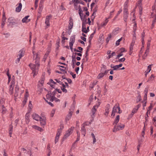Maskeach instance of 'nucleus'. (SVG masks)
<instances>
[{"label":"nucleus","instance_id":"obj_1","mask_svg":"<svg viewBox=\"0 0 156 156\" xmlns=\"http://www.w3.org/2000/svg\"><path fill=\"white\" fill-rule=\"evenodd\" d=\"M33 59L35 60V64L31 63L29 66L30 69L32 70V73L34 74L33 76L34 77L37 73L39 67L40 66L39 63L40 56L39 52L36 53L33 51Z\"/></svg>","mask_w":156,"mask_h":156},{"label":"nucleus","instance_id":"obj_2","mask_svg":"<svg viewBox=\"0 0 156 156\" xmlns=\"http://www.w3.org/2000/svg\"><path fill=\"white\" fill-rule=\"evenodd\" d=\"M135 11H133L131 13V15H133L134 18L132 20V22L133 23H134V26L133 27V39L132 42L131 43L130 46V51L129 54L131 55L132 52H133V47L135 43L136 40V23H135V20L136 16L135 15Z\"/></svg>","mask_w":156,"mask_h":156},{"label":"nucleus","instance_id":"obj_3","mask_svg":"<svg viewBox=\"0 0 156 156\" xmlns=\"http://www.w3.org/2000/svg\"><path fill=\"white\" fill-rule=\"evenodd\" d=\"M119 116L118 115L116 116L113 123V125H115L113 130V132H115L117 131L122 130L124 128L125 125L123 124L119 123L118 125H117L119 121Z\"/></svg>","mask_w":156,"mask_h":156},{"label":"nucleus","instance_id":"obj_4","mask_svg":"<svg viewBox=\"0 0 156 156\" xmlns=\"http://www.w3.org/2000/svg\"><path fill=\"white\" fill-rule=\"evenodd\" d=\"M55 80L56 81V82L54 81L52 79H51L50 80L49 82H48L47 84L49 85L52 88H55L57 87V83L61 84L62 82L57 79H55Z\"/></svg>","mask_w":156,"mask_h":156},{"label":"nucleus","instance_id":"obj_5","mask_svg":"<svg viewBox=\"0 0 156 156\" xmlns=\"http://www.w3.org/2000/svg\"><path fill=\"white\" fill-rule=\"evenodd\" d=\"M122 112V111L120 110L119 107L117 104H116L112 108L111 116H112V118H113L115 116L116 112H118L119 114H120Z\"/></svg>","mask_w":156,"mask_h":156},{"label":"nucleus","instance_id":"obj_6","mask_svg":"<svg viewBox=\"0 0 156 156\" xmlns=\"http://www.w3.org/2000/svg\"><path fill=\"white\" fill-rule=\"evenodd\" d=\"M74 128L71 127L67 131L66 133L63 137V141L66 139L73 132Z\"/></svg>","mask_w":156,"mask_h":156},{"label":"nucleus","instance_id":"obj_7","mask_svg":"<svg viewBox=\"0 0 156 156\" xmlns=\"http://www.w3.org/2000/svg\"><path fill=\"white\" fill-rule=\"evenodd\" d=\"M12 80L11 82V84L10 86L9 89V93L11 94H12L13 93V87L14 86L15 83L14 76H12Z\"/></svg>","mask_w":156,"mask_h":156},{"label":"nucleus","instance_id":"obj_8","mask_svg":"<svg viewBox=\"0 0 156 156\" xmlns=\"http://www.w3.org/2000/svg\"><path fill=\"white\" fill-rule=\"evenodd\" d=\"M55 91H54L51 94V92H48V93L46 95V98L47 100L50 101H53V98L54 96V94L55 93Z\"/></svg>","mask_w":156,"mask_h":156},{"label":"nucleus","instance_id":"obj_9","mask_svg":"<svg viewBox=\"0 0 156 156\" xmlns=\"http://www.w3.org/2000/svg\"><path fill=\"white\" fill-rule=\"evenodd\" d=\"M144 34L145 33L144 32H142L141 33L142 42V46L141 48V50L140 51L139 54V56L140 57L141 56V54L142 52V50L144 49Z\"/></svg>","mask_w":156,"mask_h":156},{"label":"nucleus","instance_id":"obj_10","mask_svg":"<svg viewBox=\"0 0 156 156\" xmlns=\"http://www.w3.org/2000/svg\"><path fill=\"white\" fill-rule=\"evenodd\" d=\"M74 8L76 10H79L80 8V5L79 4L80 3V1L79 0H73Z\"/></svg>","mask_w":156,"mask_h":156},{"label":"nucleus","instance_id":"obj_11","mask_svg":"<svg viewBox=\"0 0 156 156\" xmlns=\"http://www.w3.org/2000/svg\"><path fill=\"white\" fill-rule=\"evenodd\" d=\"M28 96H29V94L28 93V92L27 90H26V93L24 95V98L23 99V103H22V105H23V106H24L26 104V103L27 101V100L28 99L27 98H28Z\"/></svg>","mask_w":156,"mask_h":156},{"label":"nucleus","instance_id":"obj_12","mask_svg":"<svg viewBox=\"0 0 156 156\" xmlns=\"http://www.w3.org/2000/svg\"><path fill=\"white\" fill-rule=\"evenodd\" d=\"M61 130L60 129L58 130V132H57L56 136L55 137V143L56 144L57 142L58 141L59 137L61 135Z\"/></svg>","mask_w":156,"mask_h":156},{"label":"nucleus","instance_id":"obj_13","mask_svg":"<svg viewBox=\"0 0 156 156\" xmlns=\"http://www.w3.org/2000/svg\"><path fill=\"white\" fill-rule=\"evenodd\" d=\"M152 17L156 18V2L152 7Z\"/></svg>","mask_w":156,"mask_h":156},{"label":"nucleus","instance_id":"obj_14","mask_svg":"<svg viewBox=\"0 0 156 156\" xmlns=\"http://www.w3.org/2000/svg\"><path fill=\"white\" fill-rule=\"evenodd\" d=\"M98 105H96L94 106L92 108V114L91 116L93 118L94 116V114L95 113L97 109L98 108Z\"/></svg>","mask_w":156,"mask_h":156},{"label":"nucleus","instance_id":"obj_15","mask_svg":"<svg viewBox=\"0 0 156 156\" xmlns=\"http://www.w3.org/2000/svg\"><path fill=\"white\" fill-rule=\"evenodd\" d=\"M32 117L33 119L37 121H39V120H41V118L38 114L36 113H34L33 114Z\"/></svg>","mask_w":156,"mask_h":156},{"label":"nucleus","instance_id":"obj_16","mask_svg":"<svg viewBox=\"0 0 156 156\" xmlns=\"http://www.w3.org/2000/svg\"><path fill=\"white\" fill-rule=\"evenodd\" d=\"M79 13L80 15V16L81 19L83 20V11L81 9H80L79 10ZM86 18V16L85 15L84 16L83 18Z\"/></svg>","mask_w":156,"mask_h":156},{"label":"nucleus","instance_id":"obj_17","mask_svg":"<svg viewBox=\"0 0 156 156\" xmlns=\"http://www.w3.org/2000/svg\"><path fill=\"white\" fill-rule=\"evenodd\" d=\"M24 55V51L22 49L20 50L19 52V54L17 56V57L19 58H21Z\"/></svg>","mask_w":156,"mask_h":156},{"label":"nucleus","instance_id":"obj_18","mask_svg":"<svg viewBox=\"0 0 156 156\" xmlns=\"http://www.w3.org/2000/svg\"><path fill=\"white\" fill-rule=\"evenodd\" d=\"M141 2L142 0H140L138 2V4L139 10V13L140 15H141L142 14V8L141 7L142 5Z\"/></svg>","mask_w":156,"mask_h":156},{"label":"nucleus","instance_id":"obj_19","mask_svg":"<svg viewBox=\"0 0 156 156\" xmlns=\"http://www.w3.org/2000/svg\"><path fill=\"white\" fill-rule=\"evenodd\" d=\"M29 16H27L23 18L22 20V21L23 23H27L30 21V19H28Z\"/></svg>","mask_w":156,"mask_h":156},{"label":"nucleus","instance_id":"obj_20","mask_svg":"<svg viewBox=\"0 0 156 156\" xmlns=\"http://www.w3.org/2000/svg\"><path fill=\"white\" fill-rule=\"evenodd\" d=\"M51 18V16H48L46 17L45 21V23L47 26H49V21Z\"/></svg>","mask_w":156,"mask_h":156},{"label":"nucleus","instance_id":"obj_21","mask_svg":"<svg viewBox=\"0 0 156 156\" xmlns=\"http://www.w3.org/2000/svg\"><path fill=\"white\" fill-rule=\"evenodd\" d=\"M22 7V4L21 3H19L16 8V11L17 12H19L21 10Z\"/></svg>","mask_w":156,"mask_h":156},{"label":"nucleus","instance_id":"obj_22","mask_svg":"<svg viewBox=\"0 0 156 156\" xmlns=\"http://www.w3.org/2000/svg\"><path fill=\"white\" fill-rule=\"evenodd\" d=\"M152 65H149L147 67V70L145 72V75L146 76H147V74H148L151 71V66Z\"/></svg>","mask_w":156,"mask_h":156},{"label":"nucleus","instance_id":"obj_23","mask_svg":"<svg viewBox=\"0 0 156 156\" xmlns=\"http://www.w3.org/2000/svg\"><path fill=\"white\" fill-rule=\"evenodd\" d=\"M148 90V87H146L144 90V99L145 100H146L147 99V94Z\"/></svg>","mask_w":156,"mask_h":156},{"label":"nucleus","instance_id":"obj_24","mask_svg":"<svg viewBox=\"0 0 156 156\" xmlns=\"http://www.w3.org/2000/svg\"><path fill=\"white\" fill-rule=\"evenodd\" d=\"M73 112L72 111H70L67 115L66 118V120L67 121L71 119L72 115Z\"/></svg>","mask_w":156,"mask_h":156},{"label":"nucleus","instance_id":"obj_25","mask_svg":"<svg viewBox=\"0 0 156 156\" xmlns=\"http://www.w3.org/2000/svg\"><path fill=\"white\" fill-rule=\"evenodd\" d=\"M41 125H44L46 124V119L44 117L41 118V120H39Z\"/></svg>","mask_w":156,"mask_h":156},{"label":"nucleus","instance_id":"obj_26","mask_svg":"<svg viewBox=\"0 0 156 156\" xmlns=\"http://www.w3.org/2000/svg\"><path fill=\"white\" fill-rule=\"evenodd\" d=\"M32 127L33 128L37 129L41 132L43 130V129H42L37 126L33 125L32 126Z\"/></svg>","mask_w":156,"mask_h":156},{"label":"nucleus","instance_id":"obj_27","mask_svg":"<svg viewBox=\"0 0 156 156\" xmlns=\"http://www.w3.org/2000/svg\"><path fill=\"white\" fill-rule=\"evenodd\" d=\"M149 52V50L148 49H147L144 53V54L142 56V58L143 59H145L148 54Z\"/></svg>","mask_w":156,"mask_h":156},{"label":"nucleus","instance_id":"obj_28","mask_svg":"<svg viewBox=\"0 0 156 156\" xmlns=\"http://www.w3.org/2000/svg\"><path fill=\"white\" fill-rule=\"evenodd\" d=\"M73 26V20L70 19L69 20V27L70 29L72 28Z\"/></svg>","mask_w":156,"mask_h":156},{"label":"nucleus","instance_id":"obj_29","mask_svg":"<svg viewBox=\"0 0 156 156\" xmlns=\"http://www.w3.org/2000/svg\"><path fill=\"white\" fill-rule=\"evenodd\" d=\"M62 87H61V88L62 91L65 93H66L67 91V90L65 89L66 87V86L65 85V84L63 83L62 84Z\"/></svg>","mask_w":156,"mask_h":156},{"label":"nucleus","instance_id":"obj_30","mask_svg":"<svg viewBox=\"0 0 156 156\" xmlns=\"http://www.w3.org/2000/svg\"><path fill=\"white\" fill-rule=\"evenodd\" d=\"M153 106L152 103H151L150 106L147 109V114H150L151 110L152 109Z\"/></svg>","mask_w":156,"mask_h":156},{"label":"nucleus","instance_id":"obj_31","mask_svg":"<svg viewBox=\"0 0 156 156\" xmlns=\"http://www.w3.org/2000/svg\"><path fill=\"white\" fill-rule=\"evenodd\" d=\"M5 14H3V18H2V27H3V26H4V24H5Z\"/></svg>","mask_w":156,"mask_h":156},{"label":"nucleus","instance_id":"obj_32","mask_svg":"<svg viewBox=\"0 0 156 156\" xmlns=\"http://www.w3.org/2000/svg\"><path fill=\"white\" fill-rule=\"evenodd\" d=\"M109 106L108 105H107L106 108L105 110V115H107L109 112Z\"/></svg>","mask_w":156,"mask_h":156},{"label":"nucleus","instance_id":"obj_33","mask_svg":"<svg viewBox=\"0 0 156 156\" xmlns=\"http://www.w3.org/2000/svg\"><path fill=\"white\" fill-rule=\"evenodd\" d=\"M91 136L92 137L93 139V144H94L96 141V138L93 133H92L91 134Z\"/></svg>","mask_w":156,"mask_h":156},{"label":"nucleus","instance_id":"obj_34","mask_svg":"<svg viewBox=\"0 0 156 156\" xmlns=\"http://www.w3.org/2000/svg\"><path fill=\"white\" fill-rule=\"evenodd\" d=\"M123 39L124 40V39L123 38V37H121L120 39L118 40L116 42L115 44L116 46H118L119 44V42Z\"/></svg>","mask_w":156,"mask_h":156},{"label":"nucleus","instance_id":"obj_35","mask_svg":"<svg viewBox=\"0 0 156 156\" xmlns=\"http://www.w3.org/2000/svg\"><path fill=\"white\" fill-rule=\"evenodd\" d=\"M110 18V17L109 16L108 18H106L105 20V22H104V23L103 24L102 26H105L107 23L108 22V19Z\"/></svg>","mask_w":156,"mask_h":156},{"label":"nucleus","instance_id":"obj_36","mask_svg":"<svg viewBox=\"0 0 156 156\" xmlns=\"http://www.w3.org/2000/svg\"><path fill=\"white\" fill-rule=\"evenodd\" d=\"M19 90V87L18 86H16L15 87V96H17V95H18V92Z\"/></svg>","mask_w":156,"mask_h":156},{"label":"nucleus","instance_id":"obj_37","mask_svg":"<svg viewBox=\"0 0 156 156\" xmlns=\"http://www.w3.org/2000/svg\"><path fill=\"white\" fill-rule=\"evenodd\" d=\"M77 138L76 140L75 141V142L73 144V145H72V147H73V145H74L75 143L76 142L79 140H80V133L78 132H77Z\"/></svg>","mask_w":156,"mask_h":156},{"label":"nucleus","instance_id":"obj_38","mask_svg":"<svg viewBox=\"0 0 156 156\" xmlns=\"http://www.w3.org/2000/svg\"><path fill=\"white\" fill-rule=\"evenodd\" d=\"M43 7H42V6L40 5L39 6V8L38 10V12L39 14H41V12H42V9H43Z\"/></svg>","mask_w":156,"mask_h":156},{"label":"nucleus","instance_id":"obj_39","mask_svg":"<svg viewBox=\"0 0 156 156\" xmlns=\"http://www.w3.org/2000/svg\"><path fill=\"white\" fill-rule=\"evenodd\" d=\"M106 73V71H105V72L104 73H101L99 74L98 76V79H101V78H102L104 75Z\"/></svg>","mask_w":156,"mask_h":156},{"label":"nucleus","instance_id":"obj_40","mask_svg":"<svg viewBox=\"0 0 156 156\" xmlns=\"http://www.w3.org/2000/svg\"><path fill=\"white\" fill-rule=\"evenodd\" d=\"M75 41V37L74 36L72 37L70 40V42L74 44Z\"/></svg>","mask_w":156,"mask_h":156},{"label":"nucleus","instance_id":"obj_41","mask_svg":"<svg viewBox=\"0 0 156 156\" xmlns=\"http://www.w3.org/2000/svg\"><path fill=\"white\" fill-rule=\"evenodd\" d=\"M53 101H55L56 102L58 103V102H59L60 100L59 99L56 98L54 97V96L53 97Z\"/></svg>","mask_w":156,"mask_h":156},{"label":"nucleus","instance_id":"obj_42","mask_svg":"<svg viewBox=\"0 0 156 156\" xmlns=\"http://www.w3.org/2000/svg\"><path fill=\"white\" fill-rule=\"evenodd\" d=\"M111 68H113V70H116L119 68L117 65H115V66H113L111 65Z\"/></svg>","mask_w":156,"mask_h":156},{"label":"nucleus","instance_id":"obj_43","mask_svg":"<svg viewBox=\"0 0 156 156\" xmlns=\"http://www.w3.org/2000/svg\"><path fill=\"white\" fill-rule=\"evenodd\" d=\"M44 80V76H42L41 79L39 81V82H40V83L41 84H42L43 83Z\"/></svg>","mask_w":156,"mask_h":156},{"label":"nucleus","instance_id":"obj_44","mask_svg":"<svg viewBox=\"0 0 156 156\" xmlns=\"http://www.w3.org/2000/svg\"><path fill=\"white\" fill-rule=\"evenodd\" d=\"M29 115L28 114H26V115H25V119L27 120V122H28V123L29 122Z\"/></svg>","mask_w":156,"mask_h":156},{"label":"nucleus","instance_id":"obj_45","mask_svg":"<svg viewBox=\"0 0 156 156\" xmlns=\"http://www.w3.org/2000/svg\"><path fill=\"white\" fill-rule=\"evenodd\" d=\"M84 125H85L84 123V124H83L82 125V127L81 128V130L82 132H86V129H85V128L84 127Z\"/></svg>","mask_w":156,"mask_h":156},{"label":"nucleus","instance_id":"obj_46","mask_svg":"<svg viewBox=\"0 0 156 156\" xmlns=\"http://www.w3.org/2000/svg\"><path fill=\"white\" fill-rule=\"evenodd\" d=\"M128 3L127 1H126L124 4V9H127V7H128Z\"/></svg>","mask_w":156,"mask_h":156},{"label":"nucleus","instance_id":"obj_47","mask_svg":"<svg viewBox=\"0 0 156 156\" xmlns=\"http://www.w3.org/2000/svg\"><path fill=\"white\" fill-rule=\"evenodd\" d=\"M72 63L73 64H74V65H75V63L76 62V60L75 58H74V55H73L72 56Z\"/></svg>","mask_w":156,"mask_h":156},{"label":"nucleus","instance_id":"obj_48","mask_svg":"<svg viewBox=\"0 0 156 156\" xmlns=\"http://www.w3.org/2000/svg\"><path fill=\"white\" fill-rule=\"evenodd\" d=\"M115 55V53L113 52L111 54H110L108 56V58H110L113 56Z\"/></svg>","mask_w":156,"mask_h":156},{"label":"nucleus","instance_id":"obj_49","mask_svg":"<svg viewBox=\"0 0 156 156\" xmlns=\"http://www.w3.org/2000/svg\"><path fill=\"white\" fill-rule=\"evenodd\" d=\"M49 53V51L47 52L45 54V55H44V61H45L46 59L48 56V55Z\"/></svg>","mask_w":156,"mask_h":156},{"label":"nucleus","instance_id":"obj_50","mask_svg":"<svg viewBox=\"0 0 156 156\" xmlns=\"http://www.w3.org/2000/svg\"><path fill=\"white\" fill-rule=\"evenodd\" d=\"M82 31L83 32L87 33L88 32V30L86 29V28H82Z\"/></svg>","mask_w":156,"mask_h":156},{"label":"nucleus","instance_id":"obj_51","mask_svg":"<svg viewBox=\"0 0 156 156\" xmlns=\"http://www.w3.org/2000/svg\"><path fill=\"white\" fill-rule=\"evenodd\" d=\"M124 15H128L127 9H124Z\"/></svg>","mask_w":156,"mask_h":156},{"label":"nucleus","instance_id":"obj_52","mask_svg":"<svg viewBox=\"0 0 156 156\" xmlns=\"http://www.w3.org/2000/svg\"><path fill=\"white\" fill-rule=\"evenodd\" d=\"M55 113V110H53L51 112V113L50 115L51 116V117H53Z\"/></svg>","mask_w":156,"mask_h":156},{"label":"nucleus","instance_id":"obj_53","mask_svg":"<svg viewBox=\"0 0 156 156\" xmlns=\"http://www.w3.org/2000/svg\"><path fill=\"white\" fill-rule=\"evenodd\" d=\"M2 106V113L3 114H4L6 112V110L5 109V108L3 105Z\"/></svg>","mask_w":156,"mask_h":156},{"label":"nucleus","instance_id":"obj_54","mask_svg":"<svg viewBox=\"0 0 156 156\" xmlns=\"http://www.w3.org/2000/svg\"><path fill=\"white\" fill-rule=\"evenodd\" d=\"M125 58H124L119 59V62H123L125 61Z\"/></svg>","mask_w":156,"mask_h":156},{"label":"nucleus","instance_id":"obj_55","mask_svg":"<svg viewBox=\"0 0 156 156\" xmlns=\"http://www.w3.org/2000/svg\"><path fill=\"white\" fill-rule=\"evenodd\" d=\"M128 17V15H124V20L126 21Z\"/></svg>","mask_w":156,"mask_h":156},{"label":"nucleus","instance_id":"obj_56","mask_svg":"<svg viewBox=\"0 0 156 156\" xmlns=\"http://www.w3.org/2000/svg\"><path fill=\"white\" fill-rule=\"evenodd\" d=\"M95 14L94 12H93L92 16H91V19L92 20H93L94 18V15Z\"/></svg>","mask_w":156,"mask_h":156},{"label":"nucleus","instance_id":"obj_57","mask_svg":"<svg viewBox=\"0 0 156 156\" xmlns=\"http://www.w3.org/2000/svg\"><path fill=\"white\" fill-rule=\"evenodd\" d=\"M7 75L8 76V77H11V76L9 74V69H7Z\"/></svg>","mask_w":156,"mask_h":156},{"label":"nucleus","instance_id":"obj_58","mask_svg":"<svg viewBox=\"0 0 156 156\" xmlns=\"http://www.w3.org/2000/svg\"><path fill=\"white\" fill-rule=\"evenodd\" d=\"M38 0H35V8H37V3Z\"/></svg>","mask_w":156,"mask_h":156},{"label":"nucleus","instance_id":"obj_59","mask_svg":"<svg viewBox=\"0 0 156 156\" xmlns=\"http://www.w3.org/2000/svg\"><path fill=\"white\" fill-rule=\"evenodd\" d=\"M147 49H148V50H149V48L150 46V43L149 42H147Z\"/></svg>","mask_w":156,"mask_h":156},{"label":"nucleus","instance_id":"obj_60","mask_svg":"<svg viewBox=\"0 0 156 156\" xmlns=\"http://www.w3.org/2000/svg\"><path fill=\"white\" fill-rule=\"evenodd\" d=\"M123 54L122 52H121L117 56V58H119L121 56L123 55Z\"/></svg>","mask_w":156,"mask_h":156},{"label":"nucleus","instance_id":"obj_61","mask_svg":"<svg viewBox=\"0 0 156 156\" xmlns=\"http://www.w3.org/2000/svg\"><path fill=\"white\" fill-rule=\"evenodd\" d=\"M29 107H30V108H31L32 107V104L31 102L30 101L29 102Z\"/></svg>","mask_w":156,"mask_h":156},{"label":"nucleus","instance_id":"obj_62","mask_svg":"<svg viewBox=\"0 0 156 156\" xmlns=\"http://www.w3.org/2000/svg\"><path fill=\"white\" fill-rule=\"evenodd\" d=\"M20 59L21 58H19V57H18L16 61V64L19 63Z\"/></svg>","mask_w":156,"mask_h":156},{"label":"nucleus","instance_id":"obj_63","mask_svg":"<svg viewBox=\"0 0 156 156\" xmlns=\"http://www.w3.org/2000/svg\"><path fill=\"white\" fill-rule=\"evenodd\" d=\"M67 39H68V38H66L65 37H63L62 38V41L63 42H65V41H64L65 40H67Z\"/></svg>","mask_w":156,"mask_h":156},{"label":"nucleus","instance_id":"obj_64","mask_svg":"<svg viewBox=\"0 0 156 156\" xmlns=\"http://www.w3.org/2000/svg\"><path fill=\"white\" fill-rule=\"evenodd\" d=\"M60 128L59 129H60V130H61V131L62 132L61 130L63 128L64 126L62 124H61L60 125Z\"/></svg>","mask_w":156,"mask_h":156}]
</instances>
